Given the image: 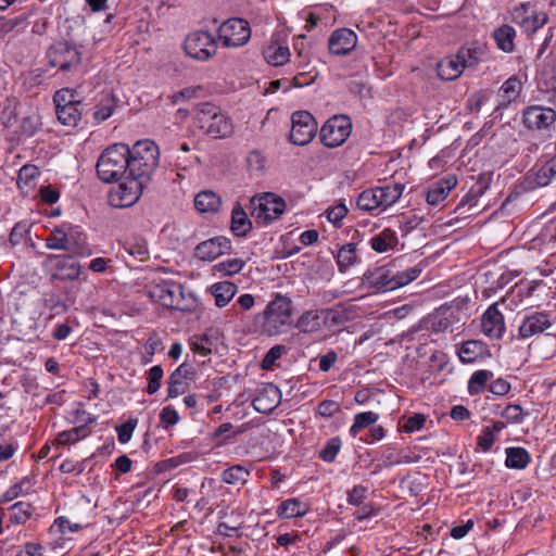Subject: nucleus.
I'll return each instance as SVG.
<instances>
[{
  "label": "nucleus",
  "instance_id": "1",
  "mask_svg": "<svg viewBox=\"0 0 556 556\" xmlns=\"http://www.w3.org/2000/svg\"><path fill=\"white\" fill-rule=\"evenodd\" d=\"M292 300L279 292L274 293L265 309L254 315L255 330L268 337L282 334L292 326Z\"/></svg>",
  "mask_w": 556,
  "mask_h": 556
},
{
  "label": "nucleus",
  "instance_id": "2",
  "mask_svg": "<svg viewBox=\"0 0 556 556\" xmlns=\"http://www.w3.org/2000/svg\"><path fill=\"white\" fill-rule=\"evenodd\" d=\"M424 267L422 263L404 270L395 269V265L380 266L367 270L364 274V278L368 286L379 291L388 292L402 288L417 279Z\"/></svg>",
  "mask_w": 556,
  "mask_h": 556
},
{
  "label": "nucleus",
  "instance_id": "3",
  "mask_svg": "<svg viewBox=\"0 0 556 556\" xmlns=\"http://www.w3.org/2000/svg\"><path fill=\"white\" fill-rule=\"evenodd\" d=\"M45 245L49 250L67 251L80 257L89 256L92 253L86 235L78 226L72 224H62L52 228L45 239Z\"/></svg>",
  "mask_w": 556,
  "mask_h": 556
},
{
  "label": "nucleus",
  "instance_id": "4",
  "mask_svg": "<svg viewBox=\"0 0 556 556\" xmlns=\"http://www.w3.org/2000/svg\"><path fill=\"white\" fill-rule=\"evenodd\" d=\"M130 149L125 143H114L108 147L97 162L98 177L104 182H113L130 172Z\"/></svg>",
  "mask_w": 556,
  "mask_h": 556
},
{
  "label": "nucleus",
  "instance_id": "5",
  "mask_svg": "<svg viewBox=\"0 0 556 556\" xmlns=\"http://www.w3.org/2000/svg\"><path fill=\"white\" fill-rule=\"evenodd\" d=\"M130 153L128 174L149 182L159 164V147L152 140H140L132 146Z\"/></svg>",
  "mask_w": 556,
  "mask_h": 556
},
{
  "label": "nucleus",
  "instance_id": "6",
  "mask_svg": "<svg viewBox=\"0 0 556 556\" xmlns=\"http://www.w3.org/2000/svg\"><path fill=\"white\" fill-rule=\"evenodd\" d=\"M195 121L199 127L213 138H227L233 131L230 118L211 103L199 106Z\"/></svg>",
  "mask_w": 556,
  "mask_h": 556
},
{
  "label": "nucleus",
  "instance_id": "7",
  "mask_svg": "<svg viewBox=\"0 0 556 556\" xmlns=\"http://www.w3.org/2000/svg\"><path fill=\"white\" fill-rule=\"evenodd\" d=\"M58 119L65 126L76 127L81 119L85 106L77 99L76 92L70 88H63L53 97Z\"/></svg>",
  "mask_w": 556,
  "mask_h": 556
},
{
  "label": "nucleus",
  "instance_id": "8",
  "mask_svg": "<svg viewBox=\"0 0 556 556\" xmlns=\"http://www.w3.org/2000/svg\"><path fill=\"white\" fill-rule=\"evenodd\" d=\"M250 204L252 217L264 225L279 218L286 210L285 200L270 192L253 197Z\"/></svg>",
  "mask_w": 556,
  "mask_h": 556
},
{
  "label": "nucleus",
  "instance_id": "9",
  "mask_svg": "<svg viewBox=\"0 0 556 556\" xmlns=\"http://www.w3.org/2000/svg\"><path fill=\"white\" fill-rule=\"evenodd\" d=\"M118 185L110 192V203L114 207H128L134 205L141 197L147 181L135 175L119 178Z\"/></svg>",
  "mask_w": 556,
  "mask_h": 556
},
{
  "label": "nucleus",
  "instance_id": "10",
  "mask_svg": "<svg viewBox=\"0 0 556 556\" xmlns=\"http://www.w3.org/2000/svg\"><path fill=\"white\" fill-rule=\"evenodd\" d=\"M182 48L188 56L205 62L216 54L217 41L208 31L195 30L185 38Z\"/></svg>",
  "mask_w": 556,
  "mask_h": 556
},
{
  "label": "nucleus",
  "instance_id": "11",
  "mask_svg": "<svg viewBox=\"0 0 556 556\" xmlns=\"http://www.w3.org/2000/svg\"><path fill=\"white\" fill-rule=\"evenodd\" d=\"M218 39L226 48H238L244 46L251 38L249 23L239 17L225 21L217 30Z\"/></svg>",
  "mask_w": 556,
  "mask_h": 556
},
{
  "label": "nucleus",
  "instance_id": "12",
  "mask_svg": "<svg viewBox=\"0 0 556 556\" xmlns=\"http://www.w3.org/2000/svg\"><path fill=\"white\" fill-rule=\"evenodd\" d=\"M351 131V118L346 115H334L323 125L320 141L328 148H337L346 141Z\"/></svg>",
  "mask_w": 556,
  "mask_h": 556
},
{
  "label": "nucleus",
  "instance_id": "13",
  "mask_svg": "<svg viewBox=\"0 0 556 556\" xmlns=\"http://www.w3.org/2000/svg\"><path fill=\"white\" fill-rule=\"evenodd\" d=\"M289 140L294 146L308 144L317 131V123L307 111L294 112L291 116Z\"/></svg>",
  "mask_w": 556,
  "mask_h": 556
},
{
  "label": "nucleus",
  "instance_id": "14",
  "mask_svg": "<svg viewBox=\"0 0 556 556\" xmlns=\"http://www.w3.org/2000/svg\"><path fill=\"white\" fill-rule=\"evenodd\" d=\"M49 64L52 67H59L62 72H68L76 68L81 61L79 50L66 42L60 41L52 46L47 53Z\"/></svg>",
  "mask_w": 556,
  "mask_h": 556
},
{
  "label": "nucleus",
  "instance_id": "15",
  "mask_svg": "<svg viewBox=\"0 0 556 556\" xmlns=\"http://www.w3.org/2000/svg\"><path fill=\"white\" fill-rule=\"evenodd\" d=\"M74 254H48L45 265L54 271L61 280H75L80 275V264L75 261Z\"/></svg>",
  "mask_w": 556,
  "mask_h": 556
},
{
  "label": "nucleus",
  "instance_id": "16",
  "mask_svg": "<svg viewBox=\"0 0 556 556\" xmlns=\"http://www.w3.org/2000/svg\"><path fill=\"white\" fill-rule=\"evenodd\" d=\"M521 122L529 130H547L556 122V112L548 106L530 105L522 111Z\"/></svg>",
  "mask_w": 556,
  "mask_h": 556
},
{
  "label": "nucleus",
  "instance_id": "17",
  "mask_svg": "<svg viewBox=\"0 0 556 556\" xmlns=\"http://www.w3.org/2000/svg\"><path fill=\"white\" fill-rule=\"evenodd\" d=\"M556 176V141L553 143V154L538 167H533L525 178L526 189L547 186Z\"/></svg>",
  "mask_w": 556,
  "mask_h": 556
},
{
  "label": "nucleus",
  "instance_id": "18",
  "mask_svg": "<svg viewBox=\"0 0 556 556\" xmlns=\"http://www.w3.org/2000/svg\"><path fill=\"white\" fill-rule=\"evenodd\" d=\"M281 400V392L274 383H266L257 389L252 401V406L258 413L268 415L278 406Z\"/></svg>",
  "mask_w": 556,
  "mask_h": 556
},
{
  "label": "nucleus",
  "instance_id": "19",
  "mask_svg": "<svg viewBox=\"0 0 556 556\" xmlns=\"http://www.w3.org/2000/svg\"><path fill=\"white\" fill-rule=\"evenodd\" d=\"M231 241L224 236L205 240L195 247L194 255L201 261H214L218 256L229 252Z\"/></svg>",
  "mask_w": 556,
  "mask_h": 556
},
{
  "label": "nucleus",
  "instance_id": "20",
  "mask_svg": "<svg viewBox=\"0 0 556 556\" xmlns=\"http://www.w3.org/2000/svg\"><path fill=\"white\" fill-rule=\"evenodd\" d=\"M552 326L549 315L544 312H534L526 315L518 329L519 339H529L544 332Z\"/></svg>",
  "mask_w": 556,
  "mask_h": 556
},
{
  "label": "nucleus",
  "instance_id": "21",
  "mask_svg": "<svg viewBox=\"0 0 556 556\" xmlns=\"http://www.w3.org/2000/svg\"><path fill=\"white\" fill-rule=\"evenodd\" d=\"M356 34L349 28H341L332 33L328 41V47L331 53L345 55L356 47Z\"/></svg>",
  "mask_w": 556,
  "mask_h": 556
},
{
  "label": "nucleus",
  "instance_id": "22",
  "mask_svg": "<svg viewBox=\"0 0 556 556\" xmlns=\"http://www.w3.org/2000/svg\"><path fill=\"white\" fill-rule=\"evenodd\" d=\"M481 327L483 333L491 339L502 338L505 331L504 316L497 305H491L482 315Z\"/></svg>",
  "mask_w": 556,
  "mask_h": 556
},
{
  "label": "nucleus",
  "instance_id": "23",
  "mask_svg": "<svg viewBox=\"0 0 556 556\" xmlns=\"http://www.w3.org/2000/svg\"><path fill=\"white\" fill-rule=\"evenodd\" d=\"M457 186V178L454 175H448L435 182H433L426 195V200L430 205H438L446 199L450 192Z\"/></svg>",
  "mask_w": 556,
  "mask_h": 556
},
{
  "label": "nucleus",
  "instance_id": "24",
  "mask_svg": "<svg viewBox=\"0 0 556 556\" xmlns=\"http://www.w3.org/2000/svg\"><path fill=\"white\" fill-rule=\"evenodd\" d=\"M521 90V80L517 76L509 77L498 89L496 109H505L510 103L515 102L519 98Z\"/></svg>",
  "mask_w": 556,
  "mask_h": 556
},
{
  "label": "nucleus",
  "instance_id": "25",
  "mask_svg": "<svg viewBox=\"0 0 556 556\" xmlns=\"http://www.w3.org/2000/svg\"><path fill=\"white\" fill-rule=\"evenodd\" d=\"M117 98L111 92H102L93 108V118L97 123H102L112 116L117 108Z\"/></svg>",
  "mask_w": 556,
  "mask_h": 556
},
{
  "label": "nucleus",
  "instance_id": "26",
  "mask_svg": "<svg viewBox=\"0 0 556 556\" xmlns=\"http://www.w3.org/2000/svg\"><path fill=\"white\" fill-rule=\"evenodd\" d=\"M464 59L462 55L444 58L438 64V75L444 80H454L464 72Z\"/></svg>",
  "mask_w": 556,
  "mask_h": 556
},
{
  "label": "nucleus",
  "instance_id": "27",
  "mask_svg": "<svg viewBox=\"0 0 556 556\" xmlns=\"http://www.w3.org/2000/svg\"><path fill=\"white\" fill-rule=\"evenodd\" d=\"M238 287L228 280L213 283L208 291L214 296L217 307H225L236 295Z\"/></svg>",
  "mask_w": 556,
  "mask_h": 556
},
{
  "label": "nucleus",
  "instance_id": "28",
  "mask_svg": "<svg viewBox=\"0 0 556 556\" xmlns=\"http://www.w3.org/2000/svg\"><path fill=\"white\" fill-rule=\"evenodd\" d=\"M263 56L268 64L281 66L289 61L290 50L287 46L273 40L264 47Z\"/></svg>",
  "mask_w": 556,
  "mask_h": 556
},
{
  "label": "nucleus",
  "instance_id": "29",
  "mask_svg": "<svg viewBox=\"0 0 556 556\" xmlns=\"http://www.w3.org/2000/svg\"><path fill=\"white\" fill-rule=\"evenodd\" d=\"M308 511V506L300 498H288L277 507V515L282 519L303 517Z\"/></svg>",
  "mask_w": 556,
  "mask_h": 556
},
{
  "label": "nucleus",
  "instance_id": "30",
  "mask_svg": "<svg viewBox=\"0 0 556 556\" xmlns=\"http://www.w3.org/2000/svg\"><path fill=\"white\" fill-rule=\"evenodd\" d=\"M230 229L232 233L238 237L247 236L252 229V222L239 203H237L231 211Z\"/></svg>",
  "mask_w": 556,
  "mask_h": 556
},
{
  "label": "nucleus",
  "instance_id": "31",
  "mask_svg": "<svg viewBox=\"0 0 556 556\" xmlns=\"http://www.w3.org/2000/svg\"><path fill=\"white\" fill-rule=\"evenodd\" d=\"M505 466L510 469H525L531 462V456L525 447L513 446L507 447Z\"/></svg>",
  "mask_w": 556,
  "mask_h": 556
},
{
  "label": "nucleus",
  "instance_id": "32",
  "mask_svg": "<svg viewBox=\"0 0 556 556\" xmlns=\"http://www.w3.org/2000/svg\"><path fill=\"white\" fill-rule=\"evenodd\" d=\"M220 205V197L210 190L201 191L194 198V206L201 213H216Z\"/></svg>",
  "mask_w": 556,
  "mask_h": 556
},
{
  "label": "nucleus",
  "instance_id": "33",
  "mask_svg": "<svg viewBox=\"0 0 556 556\" xmlns=\"http://www.w3.org/2000/svg\"><path fill=\"white\" fill-rule=\"evenodd\" d=\"M34 513V507L28 502H16L11 505L5 517L11 523L22 525L30 519Z\"/></svg>",
  "mask_w": 556,
  "mask_h": 556
},
{
  "label": "nucleus",
  "instance_id": "34",
  "mask_svg": "<svg viewBox=\"0 0 556 556\" xmlns=\"http://www.w3.org/2000/svg\"><path fill=\"white\" fill-rule=\"evenodd\" d=\"M197 370L187 363L176 368V396L185 393L189 387L195 381Z\"/></svg>",
  "mask_w": 556,
  "mask_h": 556
},
{
  "label": "nucleus",
  "instance_id": "35",
  "mask_svg": "<svg viewBox=\"0 0 556 556\" xmlns=\"http://www.w3.org/2000/svg\"><path fill=\"white\" fill-rule=\"evenodd\" d=\"M294 326L303 333L317 332L321 329L320 316L317 311H305Z\"/></svg>",
  "mask_w": 556,
  "mask_h": 556
},
{
  "label": "nucleus",
  "instance_id": "36",
  "mask_svg": "<svg viewBox=\"0 0 556 556\" xmlns=\"http://www.w3.org/2000/svg\"><path fill=\"white\" fill-rule=\"evenodd\" d=\"M516 37V30L510 25H502L496 28L493 33V38L497 47L504 52L514 51Z\"/></svg>",
  "mask_w": 556,
  "mask_h": 556
},
{
  "label": "nucleus",
  "instance_id": "37",
  "mask_svg": "<svg viewBox=\"0 0 556 556\" xmlns=\"http://www.w3.org/2000/svg\"><path fill=\"white\" fill-rule=\"evenodd\" d=\"M505 427L506 425L500 420L493 421L491 426L484 427L477 438L478 446L483 452H488L495 442V433L501 432Z\"/></svg>",
  "mask_w": 556,
  "mask_h": 556
},
{
  "label": "nucleus",
  "instance_id": "38",
  "mask_svg": "<svg viewBox=\"0 0 556 556\" xmlns=\"http://www.w3.org/2000/svg\"><path fill=\"white\" fill-rule=\"evenodd\" d=\"M397 243V237L395 231L391 229H384L379 235L370 239V247L378 253L387 252Z\"/></svg>",
  "mask_w": 556,
  "mask_h": 556
},
{
  "label": "nucleus",
  "instance_id": "39",
  "mask_svg": "<svg viewBox=\"0 0 556 556\" xmlns=\"http://www.w3.org/2000/svg\"><path fill=\"white\" fill-rule=\"evenodd\" d=\"M404 191V185L402 184H388L386 186L378 187L379 197L382 198V205L386 208L396 203Z\"/></svg>",
  "mask_w": 556,
  "mask_h": 556
},
{
  "label": "nucleus",
  "instance_id": "40",
  "mask_svg": "<svg viewBox=\"0 0 556 556\" xmlns=\"http://www.w3.org/2000/svg\"><path fill=\"white\" fill-rule=\"evenodd\" d=\"M356 261V244L348 243L338 251L337 264L340 273L346 271Z\"/></svg>",
  "mask_w": 556,
  "mask_h": 556
},
{
  "label": "nucleus",
  "instance_id": "41",
  "mask_svg": "<svg viewBox=\"0 0 556 556\" xmlns=\"http://www.w3.org/2000/svg\"><path fill=\"white\" fill-rule=\"evenodd\" d=\"M493 378V372L486 369L475 371L468 381V392L470 395L479 394L483 391L486 382Z\"/></svg>",
  "mask_w": 556,
  "mask_h": 556
},
{
  "label": "nucleus",
  "instance_id": "42",
  "mask_svg": "<svg viewBox=\"0 0 556 556\" xmlns=\"http://www.w3.org/2000/svg\"><path fill=\"white\" fill-rule=\"evenodd\" d=\"M534 12V5L530 2L520 3L513 10L511 21L525 30V28L529 26V21Z\"/></svg>",
  "mask_w": 556,
  "mask_h": 556
},
{
  "label": "nucleus",
  "instance_id": "43",
  "mask_svg": "<svg viewBox=\"0 0 556 556\" xmlns=\"http://www.w3.org/2000/svg\"><path fill=\"white\" fill-rule=\"evenodd\" d=\"M379 419V415L374 412H364L354 416V422L350 428V434L356 438L359 431L374 425Z\"/></svg>",
  "mask_w": 556,
  "mask_h": 556
},
{
  "label": "nucleus",
  "instance_id": "44",
  "mask_svg": "<svg viewBox=\"0 0 556 556\" xmlns=\"http://www.w3.org/2000/svg\"><path fill=\"white\" fill-rule=\"evenodd\" d=\"M245 262L242 258H229L219 262L213 266V271L220 274L222 276H232L241 271Z\"/></svg>",
  "mask_w": 556,
  "mask_h": 556
},
{
  "label": "nucleus",
  "instance_id": "45",
  "mask_svg": "<svg viewBox=\"0 0 556 556\" xmlns=\"http://www.w3.org/2000/svg\"><path fill=\"white\" fill-rule=\"evenodd\" d=\"M481 353V344L478 341L470 340L462 344L457 354L460 362L465 364L472 363Z\"/></svg>",
  "mask_w": 556,
  "mask_h": 556
},
{
  "label": "nucleus",
  "instance_id": "46",
  "mask_svg": "<svg viewBox=\"0 0 556 556\" xmlns=\"http://www.w3.org/2000/svg\"><path fill=\"white\" fill-rule=\"evenodd\" d=\"M249 477V470L241 465H235L222 472V481L228 484L244 483Z\"/></svg>",
  "mask_w": 556,
  "mask_h": 556
},
{
  "label": "nucleus",
  "instance_id": "47",
  "mask_svg": "<svg viewBox=\"0 0 556 556\" xmlns=\"http://www.w3.org/2000/svg\"><path fill=\"white\" fill-rule=\"evenodd\" d=\"M89 433L90 431L87 425L74 427L71 430L59 433L56 441L62 445L67 443H75L80 439L86 438Z\"/></svg>",
  "mask_w": 556,
  "mask_h": 556
},
{
  "label": "nucleus",
  "instance_id": "48",
  "mask_svg": "<svg viewBox=\"0 0 556 556\" xmlns=\"http://www.w3.org/2000/svg\"><path fill=\"white\" fill-rule=\"evenodd\" d=\"M341 448V440L339 437L331 438L325 446L318 452V457L326 463H332Z\"/></svg>",
  "mask_w": 556,
  "mask_h": 556
},
{
  "label": "nucleus",
  "instance_id": "49",
  "mask_svg": "<svg viewBox=\"0 0 556 556\" xmlns=\"http://www.w3.org/2000/svg\"><path fill=\"white\" fill-rule=\"evenodd\" d=\"M180 300L176 303V311L194 312L198 308V299L192 292H187L179 286Z\"/></svg>",
  "mask_w": 556,
  "mask_h": 556
},
{
  "label": "nucleus",
  "instance_id": "50",
  "mask_svg": "<svg viewBox=\"0 0 556 556\" xmlns=\"http://www.w3.org/2000/svg\"><path fill=\"white\" fill-rule=\"evenodd\" d=\"M428 329H430L432 332H443L446 329L450 328L451 321L448 318L444 317L440 313H435L433 315H430L427 319Z\"/></svg>",
  "mask_w": 556,
  "mask_h": 556
},
{
  "label": "nucleus",
  "instance_id": "51",
  "mask_svg": "<svg viewBox=\"0 0 556 556\" xmlns=\"http://www.w3.org/2000/svg\"><path fill=\"white\" fill-rule=\"evenodd\" d=\"M29 233V226L25 223H17L11 230L9 242L11 247L21 244Z\"/></svg>",
  "mask_w": 556,
  "mask_h": 556
},
{
  "label": "nucleus",
  "instance_id": "52",
  "mask_svg": "<svg viewBox=\"0 0 556 556\" xmlns=\"http://www.w3.org/2000/svg\"><path fill=\"white\" fill-rule=\"evenodd\" d=\"M39 174L40 172L37 166L31 164L24 165L18 172L17 185L20 187L22 184L29 185L39 176Z\"/></svg>",
  "mask_w": 556,
  "mask_h": 556
},
{
  "label": "nucleus",
  "instance_id": "53",
  "mask_svg": "<svg viewBox=\"0 0 556 556\" xmlns=\"http://www.w3.org/2000/svg\"><path fill=\"white\" fill-rule=\"evenodd\" d=\"M548 21V16L545 12H534L533 15H531V18L529 21V26L525 28V33L528 35L535 34L539 29H541Z\"/></svg>",
  "mask_w": 556,
  "mask_h": 556
},
{
  "label": "nucleus",
  "instance_id": "54",
  "mask_svg": "<svg viewBox=\"0 0 556 556\" xmlns=\"http://www.w3.org/2000/svg\"><path fill=\"white\" fill-rule=\"evenodd\" d=\"M305 39H306V36L301 35V36H298L293 42V48L298 53V59H299L298 67L299 68H304L309 62L308 52H306L304 49Z\"/></svg>",
  "mask_w": 556,
  "mask_h": 556
},
{
  "label": "nucleus",
  "instance_id": "55",
  "mask_svg": "<svg viewBox=\"0 0 556 556\" xmlns=\"http://www.w3.org/2000/svg\"><path fill=\"white\" fill-rule=\"evenodd\" d=\"M138 424L137 419H129L123 425L116 427L118 441L123 444L129 442L131 439L132 432Z\"/></svg>",
  "mask_w": 556,
  "mask_h": 556
},
{
  "label": "nucleus",
  "instance_id": "56",
  "mask_svg": "<svg viewBox=\"0 0 556 556\" xmlns=\"http://www.w3.org/2000/svg\"><path fill=\"white\" fill-rule=\"evenodd\" d=\"M163 377V369L160 366H153L149 369L148 372V388L147 391L149 394L155 393L160 389V381Z\"/></svg>",
  "mask_w": 556,
  "mask_h": 556
},
{
  "label": "nucleus",
  "instance_id": "57",
  "mask_svg": "<svg viewBox=\"0 0 556 556\" xmlns=\"http://www.w3.org/2000/svg\"><path fill=\"white\" fill-rule=\"evenodd\" d=\"M286 352V348L283 345L277 344L269 349L262 361V366L264 369H270L275 362L280 358L282 353Z\"/></svg>",
  "mask_w": 556,
  "mask_h": 556
},
{
  "label": "nucleus",
  "instance_id": "58",
  "mask_svg": "<svg viewBox=\"0 0 556 556\" xmlns=\"http://www.w3.org/2000/svg\"><path fill=\"white\" fill-rule=\"evenodd\" d=\"M247 163L252 172H262L265 167L266 159L262 152L251 151L247 157Z\"/></svg>",
  "mask_w": 556,
  "mask_h": 556
},
{
  "label": "nucleus",
  "instance_id": "59",
  "mask_svg": "<svg viewBox=\"0 0 556 556\" xmlns=\"http://www.w3.org/2000/svg\"><path fill=\"white\" fill-rule=\"evenodd\" d=\"M348 89L351 93L361 98L371 97L370 87L365 81L359 79H351L348 84Z\"/></svg>",
  "mask_w": 556,
  "mask_h": 556
},
{
  "label": "nucleus",
  "instance_id": "60",
  "mask_svg": "<svg viewBox=\"0 0 556 556\" xmlns=\"http://www.w3.org/2000/svg\"><path fill=\"white\" fill-rule=\"evenodd\" d=\"M367 488L364 485H355L348 492V503L354 506H361L366 498Z\"/></svg>",
  "mask_w": 556,
  "mask_h": 556
},
{
  "label": "nucleus",
  "instance_id": "61",
  "mask_svg": "<svg viewBox=\"0 0 556 556\" xmlns=\"http://www.w3.org/2000/svg\"><path fill=\"white\" fill-rule=\"evenodd\" d=\"M357 206L359 210L370 213L379 211L377 202L374 201V197L369 194L367 189L359 194L357 199Z\"/></svg>",
  "mask_w": 556,
  "mask_h": 556
},
{
  "label": "nucleus",
  "instance_id": "62",
  "mask_svg": "<svg viewBox=\"0 0 556 556\" xmlns=\"http://www.w3.org/2000/svg\"><path fill=\"white\" fill-rule=\"evenodd\" d=\"M340 412V404L332 400L321 401L317 406V413L323 417H332Z\"/></svg>",
  "mask_w": 556,
  "mask_h": 556
},
{
  "label": "nucleus",
  "instance_id": "63",
  "mask_svg": "<svg viewBox=\"0 0 556 556\" xmlns=\"http://www.w3.org/2000/svg\"><path fill=\"white\" fill-rule=\"evenodd\" d=\"M502 416L511 422H521L523 420V412L518 404H508L502 412Z\"/></svg>",
  "mask_w": 556,
  "mask_h": 556
},
{
  "label": "nucleus",
  "instance_id": "64",
  "mask_svg": "<svg viewBox=\"0 0 556 556\" xmlns=\"http://www.w3.org/2000/svg\"><path fill=\"white\" fill-rule=\"evenodd\" d=\"M17 443L14 441H7L0 434V462L9 460L16 452Z\"/></svg>",
  "mask_w": 556,
  "mask_h": 556
}]
</instances>
